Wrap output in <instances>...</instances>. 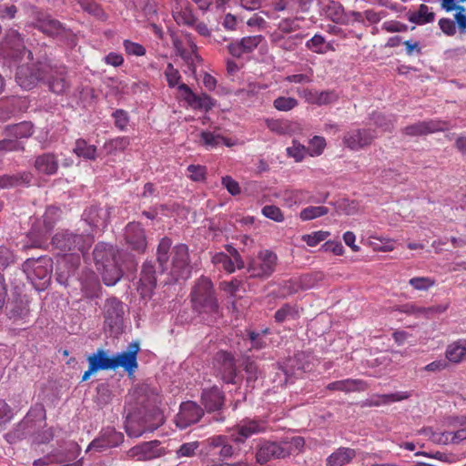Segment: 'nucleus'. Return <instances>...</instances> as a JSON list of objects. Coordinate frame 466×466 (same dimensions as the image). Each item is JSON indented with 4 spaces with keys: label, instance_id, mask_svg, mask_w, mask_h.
<instances>
[{
    "label": "nucleus",
    "instance_id": "nucleus-6",
    "mask_svg": "<svg viewBox=\"0 0 466 466\" xmlns=\"http://www.w3.org/2000/svg\"><path fill=\"white\" fill-rule=\"evenodd\" d=\"M59 71L53 67L48 60L38 61L36 64L21 65L15 74L16 83L24 89H32L38 81L46 80L49 73Z\"/></svg>",
    "mask_w": 466,
    "mask_h": 466
},
{
    "label": "nucleus",
    "instance_id": "nucleus-29",
    "mask_svg": "<svg viewBox=\"0 0 466 466\" xmlns=\"http://www.w3.org/2000/svg\"><path fill=\"white\" fill-rule=\"evenodd\" d=\"M158 444L159 442L157 441L144 442L131 448L127 454L129 457H137V460H151L159 455L158 451L157 450Z\"/></svg>",
    "mask_w": 466,
    "mask_h": 466
},
{
    "label": "nucleus",
    "instance_id": "nucleus-49",
    "mask_svg": "<svg viewBox=\"0 0 466 466\" xmlns=\"http://www.w3.org/2000/svg\"><path fill=\"white\" fill-rule=\"evenodd\" d=\"M303 19V17L297 15L294 17L283 18L279 21L278 27L279 30H281V32L291 35V33L300 28L299 22L302 21Z\"/></svg>",
    "mask_w": 466,
    "mask_h": 466
},
{
    "label": "nucleus",
    "instance_id": "nucleus-4",
    "mask_svg": "<svg viewBox=\"0 0 466 466\" xmlns=\"http://www.w3.org/2000/svg\"><path fill=\"white\" fill-rule=\"evenodd\" d=\"M23 271L37 290H44L50 283L53 260L48 257L28 258L23 264Z\"/></svg>",
    "mask_w": 466,
    "mask_h": 466
},
{
    "label": "nucleus",
    "instance_id": "nucleus-15",
    "mask_svg": "<svg viewBox=\"0 0 466 466\" xmlns=\"http://www.w3.org/2000/svg\"><path fill=\"white\" fill-rule=\"evenodd\" d=\"M449 128L450 124L447 121L441 119H429L407 126L402 129V133L406 136L417 137L445 131Z\"/></svg>",
    "mask_w": 466,
    "mask_h": 466
},
{
    "label": "nucleus",
    "instance_id": "nucleus-23",
    "mask_svg": "<svg viewBox=\"0 0 466 466\" xmlns=\"http://www.w3.org/2000/svg\"><path fill=\"white\" fill-rule=\"evenodd\" d=\"M35 27L49 36H58L66 34V28L63 25L47 14H37Z\"/></svg>",
    "mask_w": 466,
    "mask_h": 466
},
{
    "label": "nucleus",
    "instance_id": "nucleus-46",
    "mask_svg": "<svg viewBox=\"0 0 466 466\" xmlns=\"http://www.w3.org/2000/svg\"><path fill=\"white\" fill-rule=\"evenodd\" d=\"M410 396H411L410 391H398V392L390 393V394L378 395V398L381 400L380 402H373L372 404H374V407H378V406L389 404L391 402L401 401V400L409 399Z\"/></svg>",
    "mask_w": 466,
    "mask_h": 466
},
{
    "label": "nucleus",
    "instance_id": "nucleus-47",
    "mask_svg": "<svg viewBox=\"0 0 466 466\" xmlns=\"http://www.w3.org/2000/svg\"><path fill=\"white\" fill-rule=\"evenodd\" d=\"M306 47L314 53L325 54L329 50V44L322 35L316 34L306 43Z\"/></svg>",
    "mask_w": 466,
    "mask_h": 466
},
{
    "label": "nucleus",
    "instance_id": "nucleus-54",
    "mask_svg": "<svg viewBox=\"0 0 466 466\" xmlns=\"http://www.w3.org/2000/svg\"><path fill=\"white\" fill-rule=\"evenodd\" d=\"M326 147V140L323 137L315 136L309 140V146L307 147L310 157L320 156Z\"/></svg>",
    "mask_w": 466,
    "mask_h": 466
},
{
    "label": "nucleus",
    "instance_id": "nucleus-52",
    "mask_svg": "<svg viewBox=\"0 0 466 466\" xmlns=\"http://www.w3.org/2000/svg\"><path fill=\"white\" fill-rule=\"evenodd\" d=\"M299 105L296 98L291 96H279L273 101V106L279 111H290Z\"/></svg>",
    "mask_w": 466,
    "mask_h": 466
},
{
    "label": "nucleus",
    "instance_id": "nucleus-40",
    "mask_svg": "<svg viewBox=\"0 0 466 466\" xmlns=\"http://www.w3.org/2000/svg\"><path fill=\"white\" fill-rule=\"evenodd\" d=\"M434 13L431 12L428 5H420L416 12L410 15V21L419 25L432 22L434 20Z\"/></svg>",
    "mask_w": 466,
    "mask_h": 466
},
{
    "label": "nucleus",
    "instance_id": "nucleus-16",
    "mask_svg": "<svg viewBox=\"0 0 466 466\" xmlns=\"http://www.w3.org/2000/svg\"><path fill=\"white\" fill-rule=\"evenodd\" d=\"M376 137V131L373 129H353L344 135L343 143L351 150H360L370 146Z\"/></svg>",
    "mask_w": 466,
    "mask_h": 466
},
{
    "label": "nucleus",
    "instance_id": "nucleus-62",
    "mask_svg": "<svg viewBox=\"0 0 466 466\" xmlns=\"http://www.w3.org/2000/svg\"><path fill=\"white\" fill-rule=\"evenodd\" d=\"M165 76L167 81L168 86L174 87L178 85L181 78L180 73L174 67L171 63H168L165 70Z\"/></svg>",
    "mask_w": 466,
    "mask_h": 466
},
{
    "label": "nucleus",
    "instance_id": "nucleus-58",
    "mask_svg": "<svg viewBox=\"0 0 466 466\" xmlns=\"http://www.w3.org/2000/svg\"><path fill=\"white\" fill-rule=\"evenodd\" d=\"M409 284L416 290H428L435 285V280L428 277H416L409 280Z\"/></svg>",
    "mask_w": 466,
    "mask_h": 466
},
{
    "label": "nucleus",
    "instance_id": "nucleus-31",
    "mask_svg": "<svg viewBox=\"0 0 466 466\" xmlns=\"http://www.w3.org/2000/svg\"><path fill=\"white\" fill-rule=\"evenodd\" d=\"M172 13L175 21L179 25L192 26L197 20L192 10L187 6V3L186 5L177 3Z\"/></svg>",
    "mask_w": 466,
    "mask_h": 466
},
{
    "label": "nucleus",
    "instance_id": "nucleus-50",
    "mask_svg": "<svg viewBox=\"0 0 466 466\" xmlns=\"http://www.w3.org/2000/svg\"><path fill=\"white\" fill-rule=\"evenodd\" d=\"M242 365L247 374V383L253 388L254 386L252 384L257 380L258 376V366L249 357L244 359Z\"/></svg>",
    "mask_w": 466,
    "mask_h": 466
},
{
    "label": "nucleus",
    "instance_id": "nucleus-7",
    "mask_svg": "<svg viewBox=\"0 0 466 466\" xmlns=\"http://www.w3.org/2000/svg\"><path fill=\"white\" fill-rule=\"evenodd\" d=\"M94 239L90 235L74 234L68 230L57 232L52 238V245L55 248L63 252L76 254L85 253L92 245Z\"/></svg>",
    "mask_w": 466,
    "mask_h": 466
},
{
    "label": "nucleus",
    "instance_id": "nucleus-20",
    "mask_svg": "<svg viewBox=\"0 0 466 466\" xmlns=\"http://www.w3.org/2000/svg\"><path fill=\"white\" fill-rule=\"evenodd\" d=\"M319 274H306L299 278H293L284 280L280 284V290L283 296H289L299 289H310L314 285Z\"/></svg>",
    "mask_w": 466,
    "mask_h": 466
},
{
    "label": "nucleus",
    "instance_id": "nucleus-64",
    "mask_svg": "<svg viewBox=\"0 0 466 466\" xmlns=\"http://www.w3.org/2000/svg\"><path fill=\"white\" fill-rule=\"evenodd\" d=\"M457 13L454 15L455 23L461 34H466V8L463 4L459 5V8L455 9Z\"/></svg>",
    "mask_w": 466,
    "mask_h": 466
},
{
    "label": "nucleus",
    "instance_id": "nucleus-28",
    "mask_svg": "<svg viewBox=\"0 0 466 466\" xmlns=\"http://www.w3.org/2000/svg\"><path fill=\"white\" fill-rule=\"evenodd\" d=\"M53 67L59 72L53 71L49 73L45 81L48 83L49 88L53 93L64 94L69 87V83L65 76V68L62 66H54Z\"/></svg>",
    "mask_w": 466,
    "mask_h": 466
},
{
    "label": "nucleus",
    "instance_id": "nucleus-41",
    "mask_svg": "<svg viewBox=\"0 0 466 466\" xmlns=\"http://www.w3.org/2000/svg\"><path fill=\"white\" fill-rule=\"evenodd\" d=\"M31 176L27 173L21 175H4L0 177V187H10L30 182Z\"/></svg>",
    "mask_w": 466,
    "mask_h": 466
},
{
    "label": "nucleus",
    "instance_id": "nucleus-43",
    "mask_svg": "<svg viewBox=\"0 0 466 466\" xmlns=\"http://www.w3.org/2000/svg\"><path fill=\"white\" fill-rule=\"evenodd\" d=\"M129 138L127 137H119L105 143L104 148L107 154H116L124 151L129 146Z\"/></svg>",
    "mask_w": 466,
    "mask_h": 466
},
{
    "label": "nucleus",
    "instance_id": "nucleus-26",
    "mask_svg": "<svg viewBox=\"0 0 466 466\" xmlns=\"http://www.w3.org/2000/svg\"><path fill=\"white\" fill-rule=\"evenodd\" d=\"M34 167L39 174L53 176L58 170V159L54 153H43L35 159Z\"/></svg>",
    "mask_w": 466,
    "mask_h": 466
},
{
    "label": "nucleus",
    "instance_id": "nucleus-25",
    "mask_svg": "<svg viewBox=\"0 0 466 466\" xmlns=\"http://www.w3.org/2000/svg\"><path fill=\"white\" fill-rule=\"evenodd\" d=\"M319 5L325 15L333 22L340 24H350V18L344 12V8L334 0H318Z\"/></svg>",
    "mask_w": 466,
    "mask_h": 466
},
{
    "label": "nucleus",
    "instance_id": "nucleus-61",
    "mask_svg": "<svg viewBox=\"0 0 466 466\" xmlns=\"http://www.w3.org/2000/svg\"><path fill=\"white\" fill-rule=\"evenodd\" d=\"M303 35L301 34L289 35L287 38L282 41V44L279 48L285 51H293L301 43Z\"/></svg>",
    "mask_w": 466,
    "mask_h": 466
},
{
    "label": "nucleus",
    "instance_id": "nucleus-56",
    "mask_svg": "<svg viewBox=\"0 0 466 466\" xmlns=\"http://www.w3.org/2000/svg\"><path fill=\"white\" fill-rule=\"evenodd\" d=\"M456 431H447L442 434L444 443L459 444L466 441V425Z\"/></svg>",
    "mask_w": 466,
    "mask_h": 466
},
{
    "label": "nucleus",
    "instance_id": "nucleus-34",
    "mask_svg": "<svg viewBox=\"0 0 466 466\" xmlns=\"http://www.w3.org/2000/svg\"><path fill=\"white\" fill-rule=\"evenodd\" d=\"M177 54L188 65L189 68L194 70L195 61H200V56L197 53V46L193 42H188L189 49L183 48L180 42L174 43Z\"/></svg>",
    "mask_w": 466,
    "mask_h": 466
},
{
    "label": "nucleus",
    "instance_id": "nucleus-51",
    "mask_svg": "<svg viewBox=\"0 0 466 466\" xmlns=\"http://www.w3.org/2000/svg\"><path fill=\"white\" fill-rule=\"evenodd\" d=\"M298 310L289 304L283 305L275 313V320L279 323H282L288 319H294L298 317Z\"/></svg>",
    "mask_w": 466,
    "mask_h": 466
},
{
    "label": "nucleus",
    "instance_id": "nucleus-53",
    "mask_svg": "<svg viewBox=\"0 0 466 466\" xmlns=\"http://www.w3.org/2000/svg\"><path fill=\"white\" fill-rule=\"evenodd\" d=\"M287 154L289 157H293L296 162H300L309 155V150L304 145L297 140H293L292 146L287 148Z\"/></svg>",
    "mask_w": 466,
    "mask_h": 466
},
{
    "label": "nucleus",
    "instance_id": "nucleus-37",
    "mask_svg": "<svg viewBox=\"0 0 466 466\" xmlns=\"http://www.w3.org/2000/svg\"><path fill=\"white\" fill-rule=\"evenodd\" d=\"M446 359L452 363H460L466 357V346L461 341L450 344L445 351Z\"/></svg>",
    "mask_w": 466,
    "mask_h": 466
},
{
    "label": "nucleus",
    "instance_id": "nucleus-63",
    "mask_svg": "<svg viewBox=\"0 0 466 466\" xmlns=\"http://www.w3.org/2000/svg\"><path fill=\"white\" fill-rule=\"evenodd\" d=\"M123 46L126 53L129 56H142L146 54V48L138 43L125 40Z\"/></svg>",
    "mask_w": 466,
    "mask_h": 466
},
{
    "label": "nucleus",
    "instance_id": "nucleus-24",
    "mask_svg": "<svg viewBox=\"0 0 466 466\" xmlns=\"http://www.w3.org/2000/svg\"><path fill=\"white\" fill-rule=\"evenodd\" d=\"M300 95L309 104L319 106L333 104L339 99V96L332 90L318 92L316 90L304 89Z\"/></svg>",
    "mask_w": 466,
    "mask_h": 466
},
{
    "label": "nucleus",
    "instance_id": "nucleus-13",
    "mask_svg": "<svg viewBox=\"0 0 466 466\" xmlns=\"http://www.w3.org/2000/svg\"><path fill=\"white\" fill-rule=\"evenodd\" d=\"M138 342H131L126 350L112 356L113 370L123 368L128 375L133 374L138 367L137 353L139 351Z\"/></svg>",
    "mask_w": 466,
    "mask_h": 466
},
{
    "label": "nucleus",
    "instance_id": "nucleus-60",
    "mask_svg": "<svg viewBox=\"0 0 466 466\" xmlns=\"http://www.w3.org/2000/svg\"><path fill=\"white\" fill-rule=\"evenodd\" d=\"M106 438V443L109 448L118 446L124 441V435L121 432L116 431L113 428H106L104 430Z\"/></svg>",
    "mask_w": 466,
    "mask_h": 466
},
{
    "label": "nucleus",
    "instance_id": "nucleus-36",
    "mask_svg": "<svg viewBox=\"0 0 466 466\" xmlns=\"http://www.w3.org/2000/svg\"><path fill=\"white\" fill-rule=\"evenodd\" d=\"M73 152L79 157L86 160H95L97 157L96 147L90 145L83 138L76 139Z\"/></svg>",
    "mask_w": 466,
    "mask_h": 466
},
{
    "label": "nucleus",
    "instance_id": "nucleus-10",
    "mask_svg": "<svg viewBox=\"0 0 466 466\" xmlns=\"http://www.w3.org/2000/svg\"><path fill=\"white\" fill-rule=\"evenodd\" d=\"M162 423V415L159 412L147 414L139 420L132 418L126 423V432L131 438H138L146 432H153Z\"/></svg>",
    "mask_w": 466,
    "mask_h": 466
},
{
    "label": "nucleus",
    "instance_id": "nucleus-11",
    "mask_svg": "<svg viewBox=\"0 0 466 466\" xmlns=\"http://www.w3.org/2000/svg\"><path fill=\"white\" fill-rule=\"evenodd\" d=\"M125 312V305L122 301L116 298L107 299L103 307L105 324L112 331H118L122 328Z\"/></svg>",
    "mask_w": 466,
    "mask_h": 466
},
{
    "label": "nucleus",
    "instance_id": "nucleus-21",
    "mask_svg": "<svg viewBox=\"0 0 466 466\" xmlns=\"http://www.w3.org/2000/svg\"><path fill=\"white\" fill-rule=\"evenodd\" d=\"M262 39L263 37L260 35L246 36L239 41L231 42L228 46V50L232 56L239 58L243 55L251 53L255 50Z\"/></svg>",
    "mask_w": 466,
    "mask_h": 466
},
{
    "label": "nucleus",
    "instance_id": "nucleus-12",
    "mask_svg": "<svg viewBox=\"0 0 466 466\" xmlns=\"http://www.w3.org/2000/svg\"><path fill=\"white\" fill-rule=\"evenodd\" d=\"M267 428L268 424L263 420L246 418L236 425L231 440L236 443H244L251 436L265 432Z\"/></svg>",
    "mask_w": 466,
    "mask_h": 466
},
{
    "label": "nucleus",
    "instance_id": "nucleus-42",
    "mask_svg": "<svg viewBox=\"0 0 466 466\" xmlns=\"http://www.w3.org/2000/svg\"><path fill=\"white\" fill-rule=\"evenodd\" d=\"M100 290V284L96 277L91 274L86 280L82 281V291L85 296L93 299L98 296Z\"/></svg>",
    "mask_w": 466,
    "mask_h": 466
},
{
    "label": "nucleus",
    "instance_id": "nucleus-32",
    "mask_svg": "<svg viewBox=\"0 0 466 466\" xmlns=\"http://www.w3.org/2000/svg\"><path fill=\"white\" fill-rule=\"evenodd\" d=\"M327 389L329 390L350 392L366 390V384L362 380L347 379L331 382L327 386Z\"/></svg>",
    "mask_w": 466,
    "mask_h": 466
},
{
    "label": "nucleus",
    "instance_id": "nucleus-44",
    "mask_svg": "<svg viewBox=\"0 0 466 466\" xmlns=\"http://www.w3.org/2000/svg\"><path fill=\"white\" fill-rule=\"evenodd\" d=\"M328 212L329 208L324 206H309L300 211L299 218L307 221L325 216Z\"/></svg>",
    "mask_w": 466,
    "mask_h": 466
},
{
    "label": "nucleus",
    "instance_id": "nucleus-8",
    "mask_svg": "<svg viewBox=\"0 0 466 466\" xmlns=\"http://www.w3.org/2000/svg\"><path fill=\"white\" fill-rule=\"evenodd\" d=\"M277 265V254L268 249H262L255 258L249 259L247 271L251 279H267L275 272Z\"/></svg>",
    "mask_w": 466,
    "mask_h": 466
},
{
    "label": "nucleus",
    "instance_id": "nucleus-35",
    "mask_svg": "<svg viewBox=\"0 0 466 466\" xmlns=\"http://www.w3.org/2000/svg\"><path fill=\"white\" fill-rule=\"evenodd\" d=\"M28 313V305L22 299L14 300L6 307V314L8 318L15 321L25 319Z\"/></svg>",
    "mask_w": 466,
    "mask_h": 466
},
{
    "label": "nucleus",
    "instance_id": "nucleus-30",
    "mask_svg": "<svg viewBox=\"0 0 466 466\" xmlns=\"http://www.w3.org/2000/svg\"><path fill=\"white\" fill-rule=\"evenodd\" d=\"M356 456V451L350 448H339L327 459L326 466H343Z\"/></svg>",
    "mask_w": 466,
    "mask_h": 466
},
{
    "label": "nucleus",
    "instance_id": "nucleus-19",
    "mask_svg": "<svg viewBox=\"0 0 466 466\" xmlns=\"http://www.w3.org/2000/svg\"><path fill=\"white\" fill-rule=\"evenodd\" d=\"M127 244L137 252H144L147 248V238L144 229L139 223L131 222L125 229Z\"/></svg>",
    "mask_w": 466,
    "mask_h": 466
},
{
    "label": "nucleus",
    "instance_id": "nucleus-45",
    "mask_svg": "<svg viewBox=\"0 0 466 466\" xmlns=\"http://www.w3.org/2000/svg\"><path fill=\"white\" fill-rule=\"evenodd\" d=\"M48 231L49 228L46 227L41 230H36V228L33 227L27 235L31 243L25 245V248H41L46 239V234Z\"/></svg>",
    "mask_w": 466,
    "mask_h": 466
},
{
    "label": "nucleus",
    "instance_id": "nucleus-57",
    "mask_svg": "<svg viewBox=\"0 0 466 466\" xmlns=\"http://www.w3.org/2000/svg\"><path fill=\"white\" fill-rule=\"evenodd\" d=\"M329 236L328 231H315L310 234H306L301 237V239L309 247H316L319 243L325 240Z\"/></svg>",
    "mask_w": 466,
    "mask_h": 466
},
{
    "label": "nucleus",
    "instance_id": "nucleus-1",
    "mask_svg": "<svg viewBox=\"0 0 466 466\" xmlns=\"http://www.w3.org/2000/svg\"><path fill=\"white\" fill-rule=\"evenodd\" d=\"M302 437H285L279 441L260 440L256 449V461L265 464L272 459H282L299 452L304 447Z\"/></svg>",
    "mask_w": 466,
    "mask_h": 466
},
{
    "label": "nucleus",
    "instance_id": "nucleus-55",
    "mask_svg": "<svg viewBox=\"0 0 466 466\" xmlns=\"http://www.w3.org/2000/svg\"><path fill=\"white\" fill-rule=\"evenodd\" d=\"M16 138L29 137L33 134V125L30 122H21L9 128Z\"/></svg>",
    "mask_w": 466,
    "mask_h": 466
},
{
    "label": "nucleus",
    "instance_id": "nucleus-22",
    "mask_svg": "<svg viewBox=\"0 0 466 466\" xmlns=\"http://www.w3.org/2000/svg\"><path fill=\"white\" fill-rule=\"evenodd\" d=\"M217 360L221 365L220 370L222 374V380L226 383L237 384L238 370L236 368L234 357L227 351H220L217 354Z\"/></svg>",
    "mask_w": 466,
    "mask_h": 466
},
{
    "label": "nucleus",
    "instance_id": "nucleus-18",
    "mask_svg": "<svg viewBox=\"0 0 466 466\" xmlns=\"http://www.w3.org/2000/svg\"><path fill=\"white\" fill-rule=\"evenodd\" d=\"M200 402L207 412L218 411L224 406L225 394L217 386L202 390Z\"/></svg>",
    "mask_w": 466,
    "mask_h": 466
},
{
    "label": "nucleus",
    "instance_id": "nucleus-2",
    "mask_svg": "<svg viewBox=\"0 0 466 466\" xmlns=\"http://www.w3.org/2000/svg\"><path fill=\"white\" fill-rule=\"evenodd\" d=\"M172 241L168 238H163L157 249V261L158 269H156V265L151 261H146L143 264L140 285L143 295L149 293L157 285V276L164 274L169 268V250Z\"/></svg>",
    "mask_w": 466,
    "mask_h": 466
},
{
    "label": "nucleus",
    "instance_id": "nucleus-3",
    "mask_svg": "<svg viewBox=\"0 0 466 466\" xmlns=\"http://www.w3.org/2000/svg\"><path fill=\"white\" fill-rule=\"evenodd\" d=\"M115 255L113 246L104 242L96 244L93 251L96 268L106 286H114L122 276L120 268L116 264Z\"/></svg>",
    "mask_w": 466,
    "mask_h": 466
},
{
    "label": "nucleus",
    "instance_id": "nucleus-27",
    "mask_svg": "<svg viewBox=\"0 0 466 466\" xmlns=\"http://www.w3.org/2000/svg\"><path fill=\"white\" fill-rule=\"evenodd\" d=\"M85 221L90 226L99 228L106 227L109 218L107 208L92 206L86 208L83 214Z\"/></svg>",
    "mask_w": 466,
    "mask_h": 466
},
{
    "label": "nucleus",
    "instance_id": "nucleus-9",
    "mask_svg": "<svg viewBox=\"0 0 466 466\" xmlns=\"http://www.w3.org/2000/svg\"><path fill=\"white\" fill-rule=\"evenodd\" d=\"M172 260L169 274L176 280L188 279L191 275L188 248L185 244H178L173 247L171 251Z\"/></svg>",
    "mask_w": 466,
    "mask_h": 466
},
{
    "label": "nucleus",
    "instance_id": "nucleus-5",
    "mask_svg": "<svg viewBox=\"0 0 466 466\" xmlns=\"http://www.w3.org/2000/svg\"><path fill=\"white\" fill-rule=\"evenodd\" d=\"M190 297L193 309L200 314L216 312L218 308L213 284L206 277L198 279L191 290Z\"/></svg>",
    "mask_w": 466,
    "mask_h": 466
},
{
    "label": "nucleus",
    "instance_id": "nucleus-38",
    "mask_svg": "<svg viewBox=\"0 0 466 466\" xmlns=\"http://www.w3.org/2000/svg\"><path fill=\"white\" fill-rule=\"evenodd\" d=\"M201 141L207 147H216L221 143L225 144L227 147H232L234 145L230 139L221 136L220 134H216L215 132L203 131L200 135Z\"/></svg>",
    "mask_w": 466,
    "mask_h": 466
},
{
    "label": "nucleus",
    "instance_id": "nucleus-59",
    "mask_svg": "<svg viewBox=\"0 0 466 466\" xmlns=\"http://www.w3.org/2000/svg\"><path fill=\"white\" fill-rule=\"evenodd\" d=\"M271 5L277 12H286L289 15L298 14L292 0H273Z\"/></svg>",
    "mask_w": 466,
    "mask_h": 466
},
{
    "label": "nucleus",
    "instance_id": "nucleus-14",
    "mask_svg": "<svg viewBox=\"0 0 466 466\" xmlns=\"http://www.w3.org/2000/svg\"><path fill=\"white\" fill-rule=\"evenodd\" d=\"M203 416V408L195 401L187 400L180 404L175 421L178 428L186 429L199 421Z\"/></svg>",
    "mask_w": 466,
    "mask_h": 466
},
{
    "label": "nucleus",
    "instance_id": "nucleus-17",
    "mask_svg": "<svg viewBox=\"0 0 466 466\" xmlns=\"http://www.w3.org/2000/svg\"><path fill=\"white\" fill-rule=\"evenodd\" d=\"M4 45L5 48L9 49L8 56L15 59L26 58L27 61L33 60V54L27 50L24 45L23 38L16 30H9L5 37Z\"/></svg>",
    "mask_w": 466,
    "mask_h": 466
},
{
    "label": "nucleus",
    "instance_id": "nucleus-33",
    "mask_svg": "<svg viewBox=\"0 0 466 466\" xmlns=\"http://www.w3.org/2000/svg\"><path fill=\"white\" fill-rule=\"evenodd\" d=\"M87 361L96 370H113L112 357H108L104 350H97L95 353L88 356Z\"/></svg>",
    "mask_w": 466,
    "mask_h": 466
},
{
    "label": "nucleus",
    "instance_id": "nucleus-48",
    "mask_svg": "<svg viewBox=\"0 0 466 466\" xmlns=\"http://www.w3.org/2000/svg\"><path fill=\"white\" fill-rule=\"evenodd\" d=\"M212 263L216 266L220 267L228 273L235 271L234 262L231 258L223 252L216 253L212 257Z\"/></svg>",
    "mask_w": 466,
    "mask_h": 466
},
{
    "label": "nucleus",
    "instance_id": "nucleus-39",
    "mask_svg": "<svg viewBox=\"0 0 466 466\" xmlns=\"http://www.w3.org/2000/svg\"><path fill=\"white\" fill-rule=\"evenodd\" d=\"M186 101L193 109L208 111L214 106L213 99L207 94L200 96L193 94L188 98H186Z\"/></svg>",
    "mask_w": 466,
    "mask_h": 466
}]
</instances>
